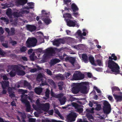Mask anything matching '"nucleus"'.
Returning <instances> with one entry per match:
<instances>
[{
  "mask_svg": "<svg viewBox=\"0 0 122 122\" xmlns=\"http://www.w3.org/2000/svg\"><path fill=\"white\" fill-rule=\"evenodd\" d=\"M55 112L61 117V116L60 115V113L58 110H56L55 111Z\"/></svg>",
  "mask_w": 122,
  "mask_h": 122,
  "instance_id": "57",
  "label": "nucleus"
},
{
  "mask_svg": "<svg viewBox=\"0 0 122 122\" xmlns=\"http://www.w3.org/2000/svg\"><path fill=\"white\" fill-rule=\"evenodd\" d=\"M106 64H107L108 68L111 69V71L107 69L106 72L109 73H111V72L115 73L116 75L119 74L120 73V67L118 64L113 61L108 60L106 62Z\"/></svg>",
  "mask_w": 122,
  "mask_h": 122,
  "instance_id": "1",
  "label": "nucleus"
},
{
  "mask_svg": "<svg viewBox=\"0 0 122 122\" xmlns=\"http://www.w3.org/2000/svg\"><path fill=\"white\" fill-rule=\"evenodd\" d=\"M71 8L73 12H75L78 11L79 9L76 5L74 3L71 5Z\"/></svg>",
  "mask_w": 122,
  "mask_h": 122,
  "instance_id": "21",
  "label": "nucleus"
},
{
  "mask_svg": "<svg viewBox=\"0 0 122 122\" xmlns=\"http://www.w3.org/2000/svg\"><path fill=\"white\" fill-rule=\"evenodd\" d=\"M72 105L74 107L75 109H76V112L80 113H82L83 111V109L81 107V105H79L76 102H73L72 103Z\"/></svg>",
  "mask_w": 122,
  "mask_h": 122,
  "instance_id": "7",
  "label": "nucleus"
},
{
  "mask_svg": "<svg viewBox=\"0 0 122 122\" xmlns=\"http://www.w3.org/2000/svg\"><path fill=\"white\" fill-rule=\"evenodd\" d=\"M80 86L77 85L73 86L72 89V92L73 93L76 94L80 91Z\"/></svg>",
  "mask_w": 122,
  "mask_h": 122,
  "instance_id": "9",
  "label": "nucleus"
},
{
  "mask_svg": "<svg viewBox=\"0 0 122 122\" xmlns=\"http://www.w3.org/2000/svg\"><path fill=\"white\" fill-rule=\"evenodd\" d=\"M85 77L84 74H82L80 71H76L72 76V79L75 80H80L83 79Z\"/></svg>",
  "mask_w": 122,
  "mask_h": 122,
  "instance_id": "4",
  "label": "nucleus"
},
{
  "mask_svg": "<svg viewBox=\"0 0 122 122\" xmlns=\"http://www.w3.org/2000/svg\"><path fill=\"white\" fill-rule=\"evenodd\" d=\"M43 77V76L41 73H40L38 74L37 75L36 79L37 81H39Z\"/></svg>",
  "mask_w": 122,
  "mask_h": 122,
  "instance_id": "41",
  "label": "nucleus"
},
{
  "mask_svg": "<svg viewBox=\"0 0 122 122\" xmlns=\"http://www.w3.org/2000/svg\"><path fill=\"white\" fill-rule=\"evenodd\" d=\"M66 98L65 97H64L63 98L59 99V100L61 105L65 104L66 101Z\"/></svg>",
  "mask_w": 122,
  "mask_h": 122,
  "instance_id": "28",
  "label": "nucleus"
},
{
  "mask_svg": "<svg viewBox=\"0 0 122 122\" xmlns=\"http://www.w3.org/2000/svg\"><path fill=\"white\" fill-rule=\"evenodd\" d=\"M103 105V110L104 113L106 114H108L111 112V110L110 104L108 102L105 101H104Z\"/></svg>",
  "mask_w": 122,
  "mask_h": 122,
  "instance_id": "3",
  "label": "nucleus"
},
{
  "mask_svg": "<svg viewBox=\"0 0 122 122\" xmlns=\"http://www.w3.org/2000/svg\"><path fill=\"white\" fill-rule=\"evenodd\" d=\"M54 50L52 48H48L46 50V53L48 55L51 56L53 54L55 53Z\"/></svg>",
  "mask_w": 122,
  "mask_h": 122,
  "instance_id": "13",
  "label": "nucleus"
},
{
  "mask_svg": "<svg viewBox=\"0 0 122 122\" xmlns=\"http://www.w3.org/2000/svg\"><path fill=\"white\" fill-rule=\"evenodd\" d=\"M118 94V93H117L116 94H113V96L117 102H121L122 101V95L121 96L117 95Z\"/></svg>",
  "mask_w": 122,
  "mask_h": 122,
  "instance_id": "15",
  "label": "nucleus"
},
{
  "mask_svg": "<svg viewBox=\"0 0 122 122\" xmlns=\"http://www.w3.org/2000/svg\"><path fill=\"white\" fill-rule=\"evenodd\" d=\"M4 32V30L1 27H0V35L3 34Z\"/></svg>",
  "mask_w": 122,
  "mask_h": 122,
  "instance_id": "59",
  "label": "nucleus"
},
{
  "mask_svg": "<svg viewBox=\"0 0 122 122\" xmlns=\"http://www.w3.org/2000/svg\"><path fill=\"white\" fill-rule=\"evenodd\" d=\"M22 103L25 104L26 107V111L27 112H30L31 110V106L29 102L28 101L23 100L22 101Z\"/></svg>",
  "mask_w": 122,
  "mask_h": 122,
  "instance_id": "8",
  "label": "nucleus"
},
{
  "mask_svg": "<svg viewBox=\"0 0 122 122\" xmlns=\"http://www.w3.org/2000/svg\"><path fill=\"white\" fill-rule=\"evenodd\" d=\"M2 45L5 47L7 48L8 47V43H3L2 44Z\"/></svg>",
  "mask_w": 122,
  "mask_h": 122,
  "instance_id": "64",
  "label": "nucleus"
},
{
  "mask_svg": "<svg viewBox=\"0 0 122 122\" xmlns=\"http://www.w3.org/2000/svg\"><path fill=\"white\" fill-rule=\"evenodd\" d=\"M45 11L44 10H42L41 11L42 16H41V18H42L43 17H45V16H44L45 15Z\"/></svg>",
  "mask_w": 122,
  "mask_h": 122,
  "instance_id": "61",
  "label": "nucleus"
},
{
  "mask_svg": "<svg viewBox=\"0 0 122 122\" xmlns=\"http://www.w3.org/2000/svg\"><path fill=\"white\" fill-rule=\"evenodd\" d=\"M19 56L20 59H22L24 61H27V58L25 56Z\"/></svg>",
  "mask_w": 122,
  "mask_h": 122,
  "instance_id": "50",
  "label": "nucleus"
},
{
  "mask_svg": "<svg viewBox=\"0 0 122 122\" xmlns=\"http://www.w3.org/2000/svg\"><path fill=\"white\" fill-rule=\"evenodd\" d=\"M76 61L75 58H73L71 57H70L69 61L71 64L73 66H74V63Z\"/></svg>",
  "mask_w": 122,
  "mask_h": 122,
  "instance_id": "30",
  "label": "nucleus"
},
{
  "mask_svg": "<svg viewBox=\"0 0 122 122\" xmlns=\"http://www.w3.org/2000/svg\"><path fill=\"white\" fill-rule=\"evenodd\" d=\"M63 17L65 18H68L71 19L72 18L71 14L68 13H66L63 15Z\"/></svg>",
  "mask_w": 122,
  "mask_h": 122,
  "instance_id": "31",
  "label": "nucleus"
},
{
  "mask_svg": "<svg viewBox=\"0 0 122 122\" xmlns=\"http://www.w3.org/2000/svg\"><path fill=\"white\" fill-rule=\"evenodd\" d=\"M1 83L2 88L3 89H5L9 85V82L8 81H2Z\"/></svg>",
  "mask_w": 122,
  "mask_h": 122,
  "instance_id": "18",
  "label": "nucleus"
},
{
  "mask_svg": "<svg viewBox=\"0 0 122 122\" xmlns=\"http://www.w3.org/2000/svg\"><path fill=\"white\" fill-rule=\"evenodd\" d=\"M46 70V73L47 74L50 75H52V72L50 70L48 69H47Z\"/></svg>",
  "mask_w": 122,
  "mask_h": 122,
  "instance_id": "55",
  "label": "nucleus"
},
{
  "mask_svg": "<svg viewBox=\"0 0 122 122\" xmlns=\"http://www.w3.org/2000/svg\"><path fill=\"white\" fill-rule=\"evenodd\" d=\"M87 89V88L86 86H80V91L82 94H86L88 93V91Z\"/></svg>",
  "mask_w": 122,
  "mask_h": 122,
  "instance_id": "14",
  "label": "nucleus"
},
{
  "mask_svg": "<svg viewBox=\"0 0 122 122\" xmlns=\"http://www.w3.org/2000/svg\"><path fill=\"white\" fill-rule=\"evenodd\" d=\"M10 76L11 77H13L15 76L16 73L13 70L11 71L9 73Z\"/></svg>",
  "mask_w": 122,
  "mask_h": 122,
  "instance_id": "42",
  "label": "nucleus"
},
{
  "mask_svg": "<svg viewBox=\"0 0 122 122\" xmlns=\"http://www.w3.org/2000/svg\"><path fill=\"white\" fill-rule=\"evenodd\" d=\"M76 100V98L72 96H71L69 99V101L71 102H72Z\"/></svg>",
  "mask_w": 122,
  "mask_h": 122,
  "instance_id": "51",
  "label": "nucleus"
},
{
  "mask_svg": "<svg viewBox=\"0 0 122 122\" xmlns=\"http://www.w3.org/2000/svg\"><path fill=\"white\" fill-rule=\"evenodd\" d=\"M27 2V0H18L17 2V4L18 6L20 5H22L26 4Z\"/></svg>",
  "mask_w": 122,
  "mask_h": 122,
  "instance_id": "17",
  "label": "nucleus"
},
{
  "mask_svg": "<svg viewBox=\"0 0 122 122\" xmlns=\"http://www.w3.org/2000/svg\"><path fill=\"white\" fill-rule=\"evenodd\" d=\"M24 86L27 87L29 88H31V87L30 84L25 80L24 81Z\"/></svg>",
  "mask_w": 122,
  "mask_h": 122,
  "instance_id": "36",
  "label": "nucleus"
},
{
  "mask_svg": "<svg viewBox=\"0 0 122 122\" xmlns=\"http://www.w3.org/2000/svg\"><path fill=\"white\" fill-rule=\"evenodd\" d=\"M21 101L22 102V101L23 100H25L26 101H28L27 100V98L28 96L27 95L24 94V95H22L21 96Z\"/></svg>",
  "mask_w": 122,
  "mask_h": 122,
  "instance_id": "35",
  "label": "nucleus"
},
{
  "mask_svg": "<svg viewBox=\"0 0 122 122\" xmlns=\"http://www.w3.org/2000/svg\"><path fill=\"white\" fill-rule=\"evenodd\" d=\"M35 55V53L33 52L32 53L30 56V60L32 61H34L35 59L37 58V57Z\"/></svg>",
  "mask_w": 122,
  "mask_h": 122,
  "instance_id": "32",
  "label": "nucleus"
},
{
  "mask_svg": "<svg viewBox=\"0 0 122 122\" xmlns=\"http://www.w3.org/2000/svg\"><path fill=\"white\" fill-rule=\"evenodd\" d=\"M27 49V48L25 46H23L20 48V50L21 52H25Z\"/></svg>",
  "mask_w": 122,
  "mask_h": 122,
  "instance_id": "45",
  "label": "nucleus"
},
{
  "mask_svg": "<svg viewBox=\"0 0 122 122\" xmlns=\"http://www.w3.org/2000/svg\"><path fill=\"white\" fill-rule=\"evenodd\" d=\"M77 117L75 113H71L67 116V119L68 122H73L74 121Z\"/></svg>",
  "mask_w": 122,
  "mask_h": 122,
  "instance_id": "5",
  "label": "nucleus"
},
{
  "mask_svg": "<svg viewBox=\"0 0 122 122\" xmlns=\"http://www.w3.org/2000/svg\"><path fill=\"white\" fill-rule=\"evenodd\" d=\"M41 107L42 109L45 112H47L50 108V104L49 103H46L42 104Z\"/></svg>",
  "mask_w": 122,
  "mask_h": 122,
  "instance_id": "12",
  "label": "nucleus"
},
{
  "mask_svg": "<svg viewBox=\"0 0 122 122\" xmlns=\"http://www.w3.org/2000/svg\"><path fill=\"white\" fill-rule=\"evenodd\" d=\"M20 67L18 66V68L16 69V71L17 75L19 76H23L25 74L24 71L22 70H20Z\"/></svg>",
  "mask_w": 122,
  "mask_h": 122,
  "instance_id": "16",
  "label": "nucleus"
},
{
  "mask_svg": "<svg viewBox=\"0 0 122 122\" xmlns=\"http://www.w3.org/2000/svg\"><path fill=\"white\" fill-rule=\"evenodd\" d=\"M26 27L27 30L31 32L35 31L36 28L35 26L30 25H26Z\"/></svg>",
  "mask_w": 122,
  "mask_h": 122,
  "instance_id": "10",
  "label": "nucleus"
},
{
  "mask_svg": "<svg viewBox=\"0 0 122 122\" xmlns=\"http://www.w3.org/2000/svg\"><path fill=\"white\" fill-rule=\"evenodd\" d=\"M36 119L32 118H30L29 119V122H35Z\"/></svg>",
  "mask_w": 122,
  "mask_h": 122,
  "instance_id": "58",
  "label": "nucleus"
},
{
  "mask_svg": "<svg viewBox=\"0 0 122 122\" xmlns=\"http://www.w3.org/2000/svg\"><path fill=\"white\" fill-rule=\"evenodd\" d=\"M18 115L20 116L21 117L22 120L25 119L26 117V115L25 113L24 112H18Z\"/></svg>",
  "mask_w": 122,
  "mask_h": 122,
  "instance_id": "24",
  "label": "nucleus"
},
{
  "mask_svg": "<svg viewBox=\"0 0 122 122\" xmlns=\"http://www.w3.org/2000/svg\"><path fill=\"white\" fill-rule=\"evenodd\" d=\"M56 77L61 80H63L65 79V77L63 75L60 74L57 75Z\"/></svg>",
  "mask_w": 122,
  "mask_h": 122,
  "instance_id": "33",
  "label": "nucleus"
},
{
  "mask_svg": "<svg viewBox=\"0 0 122 122\" xmlns=\"http://www.w3.org/2000/svg\"><path fill=\"white\" fill-rule=\"evenodd\" d=\"M73 12V15L75 17H77L80 15V14L78 12Z\"/></svg>",
  "mask_w": 122,
  "mask_h": 122,
  "instance_id": "52",
  "label": "nucleus"
},
{
  "mask_svg": "<svg viewBox=\"0 0 122 122\" xmlns=\"http://www.w3.org/2000/svg\"><path fill=\"white\" fill-rule=\"evenodd\" d=\"M67 25L69 27H74L75 26L76 23L70 19H65Z\"/></svg>",
  "mask_w": 122,
  "mask_h": 122,
  "instance_id": "11",
  "label": "nucleus"
},
{
  "mask_svg": "<svg viewBox=\"0 0 122 122\" xmlns=\"http://www.w3.org/2000/svg\"><path fill=\"white\" fill-rule=\"evenodd\" d=\"M0 19L1 20H3L6 24H8L9 23V20L7 18L2 17Z\"/></svg>",
  "mask_w": 122,
  "mask_h": 122,
  "instance_id": "38",
  "label": "nucleus"
},
{
  "mask_svg": "<svg viewBox=\"0 0 122 122\" xmlns=\"http://www.w3.org/2000/svg\"><path fill=\"white\" fill-rule=\"evenodd\" d=\"M64 2L65 4L67 5V6L68 7V4L70 3L71 2V1L69 0H64Z\"/></svg>",
  "mask_w": 122,
  "mask_h": 122,
  "instance_id": "53",
  "label": "nucleus"
},
{
  "mask_svg": "<svg viewBox=\"0 0 122 122\" xmlns=\"http://www.w3.org/2000/svg\"><path fill=\"white\" fill-rule=\"evenodd\" d=\"M82 58L83 60L85 63L88 62V59L87 55L85 54H83L82 55Z\"/></svg>",
  "mask_w": 122,
  "mask_h": 122,
  "instance_id": "25",
  "label": "nucleus"
},
{
  "mask_svg": "<svg viewBox=\"0 0 122 122\" xmlns=\"http://www.w3.org/2000/svg\"><path fill=\"white\" fill-rule=\"evenodd\" d=\"M19 91L21 92L22 95L24 94L25 93H26L27 92V90H25L22 89H19Z\"/></svg>",
  "mask_w": 122,
  "mask_h": 122,
  "instance_id": "49",
  "label": "nucleus"
},
{
  "mask_svg": "<svg viewBox=\"0 0 122 122\" xmlns=\"http://www.w3.org/2000/svg\"><path fill=\"white\" fill-rule=\"evenodd\" d=\"M111 89L113 94L114 93L116 94L117 93H118V92L117 91H120L119 88L118 87L116 86L112 87Z\"/></svg>",
  "mask_w": 122,
  "mask_h": 122,
  "instance_id": "20",
  "label": "nucleus"
},
{
  "mask_svg": "<svg viewBox=\"0 0 122 122\" xmlns=\"http://www.w3.org/2000/svg\"><path fill=\"white\" fill-rule=\"evenodd\" d=\"M65 42L64 39L59 38L58 39H55L53 41V44L54 45H55L57 47L59 46L61 43L64 44Z\"/></svg>",
  "mask_w": 122,
  "mask_h": 122,
  "instance_id": "6",
  "label": "nucleus"
},
{
  "mask_svg": "<svg viewBox=\"0 0 122 122\" xmlns=\"http://www.w3.org/2000/svg\"><path fill=\"white\" fill-rule=\"evenodd\" d=\"M101 108V107L100 105L99 104L97 105L96 108V109L97 110L99 111L100 110Z\"/></svg>",
  "mask_w": 122,
  "mask_h": 122,
  "instance_id": "56",
  "label": "nucleus"
},
{
  "mask_svg": "<svg viewBox=\"0 0 122 122\" xmlns=\"http://www.w3.org/2000/svg\"><path fill=\"white\" fill-rule=\"evenodd\" d=\"M15 30L14 28L12 27L10 28V34H9L10 36L14 35L15 34Z\"/></svg>",
  "mask_w": 122,
  "mask_h": 122,
  "instance_id": "34",
  "label": "nucleus"
},
{
  "mask_svg": "<svg viewBox=\"0 0 122 122\" xmlns=\"http://www.w3.org/2000/svg\"><path fill=\"white\" fill-rule=\"evenodd\" d=\"M48 16H46V17H44L42 18L44 22L47 25L49 24L51 21V20L48 19Z\"/></svg>",
  "mask_w": 122,
  "mask_h": 122,
  "instance_id": "22",
  "label": "nucleus"
},
{
  "mask_svg": "<svg viewBox=\"0 0 122 122\" xmlns=\"http://www.w3.org/2000/svg\"><path fill=\"white\" fill-rule=\"evenodd\" d=\"M3 80H7L8 79L7 76L5 75H4L3 76Z\"/></svg>",
  "mask_w": 122,
  "mask_h": 122,
  "instance_id": "63",
  "label": "nucleus"
},
{
  "mask_svg": "<svg viewBox=\"0 0 122 122\" xmlns=\"http://www.w3.org/2000/svg\"><path fill=\"white\" fill-rule=\"evenodd\" d=\"M88 58L90 62L92 65H93L95 66H97V64L95 63L94 58L92 56H89Z\"/></svg>",
  "mask_w": 122,
  "mask_h": 122,
  "instance_id": "23",
  "label": "nucleus"
},
{
  "mask_svg": "<svg viewBox=\"0 0 122 122\" xmlns=\"http://www.w3.org/2000/svg\"><path fill=\"white\" fill-rule=\"evenodd\" d=\"M34 3L32 2L28 3H27V5L29 7L31 6L34 7Z\"/></svg>",
  "mask_w": 122,
  "mask_h": 122,
  "instance_id": "54",
  "label": "nucleus"
},
{
  "mask_svg": "<svg viewBox=\"0 0 122 122\" xmlns=\"http://www.w3.org/2000/svg\"><path fill=\"white\" fill-rule=\"evenodd\" d=\"M11 43L13 46H14L17 44V42L15 41L14 40L12 41L11 42Z\"/></svg>",
  "mask_w": 122,
  "mask_h": 122,
  "instance_id": "62",
  "label": "nucleus"
},
{
  "mask_svg": "<svg viewBox=\"0 0 122 122\" xmlns=\"http://www.w3.org/2000/svg\"><path fill=\"white\" fill-rule=\"evenodd\" d=\"M109 60L113 61V60H114V61H116L117 60V58L115 56V54L113 53L112 54L111 56H109Z\"/></svg>",
  "mask_w": 122,
  "mask_h": 122,
  "instance_id": "26",
  "label": "nucleus"
},
{
  "mask_svg": "<svg viewBox=\"0 0 122 122\" xmlns=\"http://www.w3.org/2000/svg\"><path fill=\"white\" fill-rule=\"evenodd\" d=\"M59 84L58 85V88L61 91L62 90V86L63 85L64 83L63 82H60L58 83Z\"/></svg>",
  "mask_w": 122,
  "mask_h": 122,
  "instance_id": "37",
  "label": "nucleus"
},
{
  "mask_svg": "<svg viewBox=\"0 0 122 122\" xmlns=\"http://www.w3.org/2000/svg\"><path fill=\"white\" fill-rule=\"evenodd\" d=\"M36 39L35 37L29 38L26 41V44L27 47L30 48L36 46L37 43Z\"/></svg>",
  "mask_w": 122,
  "mask_h": 122,
  "instance_id": "2",
  "label": "nucleus"
},
{
  "mask_svg": "<svg viewBox=\"0 0 122 122\" xmlns=\"http://www.w3.org/2000/svg\"><path fill=\"white\" fill-rule=\"evenodd\" d=\"M50 92V90L48 89H47L45 92V96L47 98L49 97Z\"/></svg>",
  "mask_w": 122,
  "mask_h": 122,
  "instance_id": "47",
  "label": "nucleus"
},
{
  "mask_svg": "<svg viewBox=\"0 0 122 122\" xmlns=\"http://www.w3.org/2000/svg\"><path fill=\"white\" fill-rule=\"evenodd\" d=\"M41 85L42 86H43L48 85V80L46 79L41 78Z\"/></svg>",
  "mask_w": 122,
  "mask_h": 122,
  "instance_id": "27",
  "label": "nucleus"
},
{
  "mask_svg": "<svg viewBox=\"0 0 122 122\" xmlns=\"http://www.w3.org/2000/svg\"><path fill=\"white\" fill-rule=\"evenodd\" d=\"M63 95L64 94L63 93H59L55 95V97L59 98V99L62 98V97Z\"/></svg>",
  "mask_w": 122,
  "mask_h": 122,
  "instance_id": "43",
  "label": "nucleus"
},
{
  "mask_svg": "<svg viewBox=\"0 0 122 122\" xmlns=\"http://www.w3.org/2000/svg\"><path fill=\"white\" fill-rule=\"evenodd\" d=\"M96 62L97 64V65L100 66H103V64L101 60L97 59L96 61Z\"/></svg>",
  "mask_w": 122,
  "mask_h": 122,
  "instance_id": "40",
  "label": "nucleus"
},
{
  "mask_svg": "<svg viewBox=\"0 0 122 122\" xmlns=\"http://www.w3.org/2000/svg\"><path fill=\"white\" fill-rule=\"evenodd\" d=\"M77 34L78 35L81 37V38H84V37H82V33L81 31L80 30H78L77 32Z\"/></svg>",
  "mask_w": 122,
  "mask_h": 122,
  "instance_id": "48",
  "label": "nucleus"
},
{
  "mask_svg": "<svg viewBox=\"0 0 122 122\" xmlns=\"http://www.w3.org/2000/svg\"><path fill=\"white\" fill-rule=\"evenodd\" d=\"M43 91V89L41 87H36L34 89V91L35 93L38 95H40Z\"/></svg>",
  "mask_w": 122,
  "mask_h": 122,
  "instance_id": "19",
  "label": "nucleus"
},
{
  "mask_svg": "<svg viewBox=\"0 0 122 122\" xmlns=\"http://www.w3.org/2000/svg\"><path fill=\"white\" fill-rule=\"evenodd\" d=\"M18 65H9L8 66V68L9 70H11L12 69H16L18 68Z\"/></svg>",
  "mask_w": 122,
  "mask_h": 122,
  "instance_id": "29",
  "label": "nucleus"
},
{
  "mask_svg": "<svg viewBox=\"0 0 122 122\" xmlns=\"http://www.w3.org/2000/svg\"><path fill=\"white\" fill-rule=\"evenodd\" d=\"M11 9H8L6 11V14L9 17L11 16Z\"/></svg>",
  "mask_w": 122,
  "mask_h": 122,
  "instance_id": "46",
  "label": "nucleus"
},
{
  "mask_svg": "<svg viewBox=\"0 0 122 122\" xmlns=\"http://www.w3.org/2000/svg\"><path fill=\"white\" fill-rule=\"evenodd\" d=\"M48 82L51 85H53V86H55L56 84L54 81L52 79H48Z\"/></svg>",
  "mask_w": 122,
  "mask_h": 122,
  "instance_id": "39",
  "label": "nucleus"
},
{
  "mask_svg": "<svg viewBox=\"0 0 122 122\" xmlns=\"http://www.w3.org/2000/svg\"><path fill=\"white\" fill-rule=\"evenodd\" d=\"M8 92H9V94L11 98L12 97H15V95L13 93H12L11 92V90H8Z\"/></svg>",
  "mask_w": 122,
  "mask_h": 122,
  "instance_id": "44",
  "label": "nucleus"
},
{
  "mask_svg": "<svg viewBox=\"0 0 122 122\" xmlns=\"http://www.w3.org/2000/svg\"><path fill=\"white\" fill-rule=\"evenodd\" d=\"M36 105L38 106H40L41 105V104L39 100L38 99L36 100Z\"/></svg>",
  "mask_w": 122,
  "mask_h": 122,
  "instance_id": "60",
  "label": "nucleus"
}]
</instances>
